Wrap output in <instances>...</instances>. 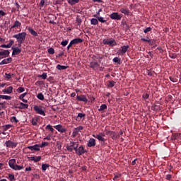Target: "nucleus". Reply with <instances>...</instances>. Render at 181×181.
<instances>
[{
  "label": "nucleus",
  "mask_w": 181,
  "mask_h": 181,
  "mask_svg": "<svg viewBox=\"0 0 181 181\" xmlns=\"http://www.w3.org/2000/svg\"><path fill=\"white\" fill-rule=\"evenodd\" d=\"M25 170H26L27 172H30V170H32V168H31V167H27V168H25Z\"/></svg>",
  "instance_id": "13d9d810"
},
{
  "label": "nucleus",
  "mask_w": 181,
  "mask_h": 181,
  "mask_svg": "<svg viewBox=\"0 0 181 181\" xmlns=\"http://www.w3.org/2000/svg\"><path fill=\"white\" fill-rule=\"evenodd\" d=\"M78 43H83V40L81 38H76L71 41V44L78 45Z\"/></svg>",
  "instance_id": "f3484780"
},
{
  "label": "nucleus",
  "mask_w": 181,
  "mask_h": 181,
  "mask_svg": "<svg viewBox=\"0 0 181 181\" xmlns=\"http://www.w3.org/2000/svg\"><path fill=\"white\" fill-rule=\"evenodd\" d=\"M40 4L41 6H43L45 5V0H41Z\"/></svg>",
  "instance_id": "bf43d9fd"
},
{
  "label": "nucleus",
  "mask_w": 181,
  "mask_h": 181,
  "mask_svg": "<svg viewBox=\"0 0 181 181\" xmlns=\"http://www.w3.org/2000/svg\"><path fill=\"white\" fill-rule=\"evenodd\" d=\"M94 18H97L98 21L101 22V23H105L107 22V20L104 19L103 17H98L97 15H94Z\"/></svg>",
  "instance_id": "5701e85b"
},
{
  "label": "nucleus",
  "mask_w": 181,
  "mask_h": 181,
  "mask_svg": "<svg viewBox=\"0 0 181 181\" xmlns=\"http://www.w3.org/2000/svg\"><path fill=\"white\" fill-rule=\"evenodd\" d=\"M166 179H167V180H170V179H172V175H166Z\"/></svg>",
  "instance_id": "6e6d98bb"
},
{
  "label": "nucleus",
  "mask_w": 181,
  "mask_h": 181,
  "mask_svg": "<svg viewBox=\"0 0 181 181\" xmlns=\"http://www.w3.org/2000/svg\"><path fill=\"white\" fill-rule=\"evenodd\" d=\"M38 100H41V101H42V100H45V95H43V93H40L37 95Z\"/></svg>",
  "instance_id": "e433bc0d"
},
{
  "label": "nucleus",
  "mask_w": 181,
  "mask_h": 181,
  "mask_svg": "<svg viewBox=\"0 0 181 181\" xmlns=\"http://www.w3.org/2000/svg\"><path fill=\"white\" fill-rule=\"evenodd\" d=\"M95 138H96V139H98V141H101L102 142H105V139H104V137H103V136H101V134H97Z\"/></svg>",
  "instance_id": "a878e982"
},
{
  "label": "nucleus",
  "mask_w": 181,
  "mask_h": 181,
  "mask_svg": "<svg viewBox=\"0 0 181 181\" xmlns=\"http://www.w3.org/2000/svg\"><path fill=\"white\" fill-rule=\"evenodd\" d=\"M12 90H13V87L9 86L6 89H4L3 93H6V94H12Z\"/></svg>",
  "instance_id": "6ab92c4d"
},
{
  "label": "nucleus",
  "mask_w": 181,
  "mask_h": 181,
  "mask_svg": "<svg viewBox=\"0 0 181 181\" xmlns=\"http://www.w3.org/2000/svg\"><path fill=\"white\" fill-rule=\"evenodd\" d=\"M13 120L15 121V122H18V120L16 119V117H13Z\"/></svg>",
  "instance_id": "338daca9"
},
{
  "label": "nucleus",
  "mask_w": 181,
  "mask_h": 181,
  "mask_svg": "<svg viewBox=\"0 0 181 181\" xmlns=\"http://www.w3.org/2000/svg\"><path fill=\"white\" fill-rule=\"evenodd\" d=\"M54 128L58 131V132H61L62 134L66 132L67 131V129L64 128L62 124H58L56 126H54Z\"/></svg>",
  "instance_id": "0eeeda50"
},
{
  "label": "nucleus",
  "mask_w": 181,
  "mask_h": 181,
  "mask_svg": "<svg viewBox=\"0 0 181 181\" xmlns=\"http://www.w3.org/2000/svg\"><path fill=\"white\" fill-rule=\"evenodd\" d=\"M5 145L7 148H12V146H13V143L11 141H6Z\"/></svg>",
  "instance_id": "c85d7f7f"
},
{
  "label": "nucleus",
  "mask_w": 181,
  "mask_h": 181,
  "mask_svg": "<svg viewBox=\"0 0 181 181\" xmlns=\"http://www.w3.org/2000/svg\"><path fill=\"white\" fill-rule=\"evenodd\" d=\"M143 98H144V100H148V98H149V94H148V93L144 94V95H143Z\"/></svg>",
  "instance_id": "603ef678"
},
{
  "label": "nucleus",
  "mask_w": 181,
  "mask_h": 181,
  "mask_svg": "<svg viewBox=\"0 0 181 181\" xmlns=\"http://www.w3.org/2000/svg\"><path fill=\"white\" fill-rule=\"evenodd\" d=\"M22 24L19 21H16L13 23V25L11 27L10 30H14L15 28H21V25Z\"/></svg>",
  "instance_id": "f8f14e48"
},
{
  "label": "nucleus",
  "mask_w": 181,
  "mask_h": 181,
  "mask_svg": "<svg viewBox=\"0 0 181 181\" xmlns=\"http://www.w3.org/2000/svg\"><path fill=\"white\" fill-rule=\"evenodd\" d=\"M104 45H108L109 46H115V40L112 39L103 40Z\"/></svg>",
  "instance_id": "6e6552de"
},
{
  "label": "nucleus",
  "mask_w": 181,
  "mask_h": 181,
  "mask_svg": "<svg viewBox=\"0 0 181 181\" xmlns=\"http://www.w3.org/2000/svg\"><path fill=\"white\" fill-rule=\"evenodd\" d=\"M0 56H3V57H8L9 56V50H2L0 51Z\"/></svg>",
  "instance_id": "a211bd4d"
},
{
  "label": "nucleus",
  "mask_w": 181,
  "mask_h": 181,
  "mask_svg": "<svg viewBox=\"0 0 181 181\" xmlns=\"http://www.w3.org/2000/svg\"><path fill=\"white\" fill-rule=\"evenodd\" d=\"M77 148H78V142L71 141L69 145L66 146V149L69 152H73V150L76 151Z\"/></svg>",
  "instance_id": "7ed1b4c3"
},
{
  "label": "nucleus",
  "mask_w": 181,
  "mask_h": 181,
  "mask_svg": "<svg viewBox=\"0 0 181 181\" xmlns=\"http://www.w3.org/2000/svg\"><path fill=\"white\" fill-rule=\"evenodd\" d=\"M50 165L49 164H42V170L43 172L46 171L47 170V168H49Z\"/></svg>",
  "instance_id": "72a5a7b5"
},
{
  "label": "nucleus",
  "mask_w": 181,
  "mask_h": 181,
  "mask_svg": "<svg viewBox=\"0 0 181 181\" xmlns=\"http://www.w3.org/2000/svg\"><path fill=\"white\" fill-rule=\"evenodd\" d=\"M110 19H112L113 21H121L122 16L119 15L118 13H112L110 16Z\"/></svg>",
  "instance_id": "20e7f679"
},
{
  "label": "nucleus",
  "mask_w": 181,
  "mask_h": 181,
  "mask_svg": "<svg viewBox=\"0 0 181 181\" xmlns=\"http://www.w3.org/2000/svg\"><path fill=\"white\" fill-rule=\"evenodd\" d=\"M78 2H80V0H68L69 5H76V4H78Z\"/></svg>",
  "instance_id": "bb28decb"
},
{
  "label": "nucleus",
  "mask_w": 181,
  "mask_h": 181,
  "mask_svg": "<svg viewBox=\"0 0 181 181\" xmlns=\"http://www.w3.org/2000/svg\"><path fill=\"white\" fill-rule=\"evenodd\" d=\"M99 64L98 62H90V67H91V69H97V67H98Z\"/></svg>",
  "instance_id": "393cba45"
},
{
  "label": "nucleus",
  "mask_w": 181,
  "mask_h": 181,
  "mask_svg": "<svg viewBox=\"0 0 181 181\" xmlns=\"http://www.w3.org/2000/svg\"><path fill=\"white\" fill-rule=\"evenodd\" d=\"M12 45H13V41L10 42L7 45H1V47H3L4 49H9V48L12 47Z\"/></svg>",
  "instance_id": "412c9836"
},
{
  "label": "nucleus",
  "mask_w": 181,
  "mask_h": 181,
  "mask_svg": "<svg viewBox=\"0 0 181 181\" xmlns=\"http://www.w3.org/2000/svg\"><path fill=\"white\" fill-rule=\"evenodd\" d=\"M26 94L27 93H24L23 94H21L20 96H19V99L20 100H23L25 98V97H26Z\"/></svg>",
  "instance_id": "09e8293b"
},
{
  "label": "nucleus",
  "mask_w": 181,
  "mask_h": 181,
  "mask_svg": "<svg viewBox=\"0 0 181 181\" xmlns=\"http://www.w3.org/2000/svg\"><path fill=\"white\" fill-rule=\"evenodd\" d=\"M46 129H49V131H51V132H54V129H53V127L50 124H48L46 126Z\"/></svg>",
  "instance_id": "ea45409f"
},
{
  "label": "nucleus",
  "mask_w": 181,
  "mask_h": 181,
  "mask_svg": "<svg viewBox=\"0 0 181 181\" xmlns=\"http://www.w3.org/2000/svg\"><path fill=\"white\" fill-rule=\"evenodd\" d=\"M129 48V47L128 45L122 47V49L117 51L118 54H119V56H122L124 54L127 53Z\"/></svg>",
  "instance_id": "1a4fd4ad"
},
{
  "label": "nucleus",
  "mask_w": 181,
  "mask_h": 181,
  "mask_svg": "<svg viewBox=\"0 0 181 181\" xmlns=\"http://www.w3.org/2000/svg\"><path fill=\"white\" fill-rule=\"evenodd\" d=\"M23 91H25V88L23 87H19L17 89V93H23Z\"/></svg>",
  "instance_id": "a18cd8bd"
},
{
  "label": "nucleus",
  "mask_w": 181,
  "mask_h": 181,
  "mask_svg": "<svg viewBox=\"0 0 181 181\" xmlns=\"http://www.w3.org/2000/svg\"><path fill=\"white\" fill-rule=\"evenodd\" d=\"M30 151H40V144H35L34 146H29L27 147Z\"/></svg>",
  "instance_id": "9d476101"
},
{
  "label": "nucleus",
  "mask_w": 181,
  "mask_h": 181,
  "mask_svg": "<svg viewBox=\"0 0 181 181\" xmlns=\"http://www.w3.org/2000/svg\"><path fill=\"white\" fill-rule=\"evenodd\" d=\"M12 62V58L8 57L7 59H4L0 62V66H2L3 64H8Z\"/></svg>",
  "instance_id": "ddd939ff"
},
{
  "label": "nucleus",
  "mask_w": 181,
  "mask_h": 181,
  "mask_svg": "<svg viewBox=\"0 0 181 181\" xmlns=\"http://www.w3.org/2000/svg\"><path fill=\"white\" fill-rule=\"evenodd\" d=\"M71 46H73V44H71V42H70L69 45L67 47V49L69 50L70 47H71Z\"/></svg>",
  "instance_id": "052dcab7"
},
{
  "label": "nucleus",
  "mask_w": 181,
  "mask_h": 181,
  "mask_svg": "<svg viewBox=\"0 0 181 181\" xmlns=\"http://www.w3.org/2000/svg\"><path fill=\"white\" fill-rule=\"evenodd\" d=\"M76 98L78 101H83V103H87L88 100L86 95H77Z\"/></svg>",
  "instance_id": "2eb2a0df"
},
{
  "label": "nucleus",
  "mask_w": 181,
  "mask_h": 181,
  "mask_svg": "<svg viewBox=\"0 0 181 181\" xmlns=\"http://www.w3.org/2000/svg\"><path fill=\"white\" fill-rule=\"evenodd\" d=\"M63 54H64V53L61 52V53L58 54V55L57 56V57H62V56H63Z\"/></svg>",
  "instance_id": "680f3d73"
},
{
  "label": "nucleus",
  "mask_w": 181,
  "mask_h": 181,
  "mask_svg": "<svg viewBox=\"0 0 181 181\" xmlns=\"http://www.w3.org/2000/svg\"><path fill=\"white\" fill-rule=\"evenodd\" d=\"M26 35H27L26 33L23 32V33L14 35L13 37L16 39L19 45H22V43H23V42H25V40L26 39Z\"/></svg>",
  "instance_id": "f257e3e1"
},
{
  "label": "nucleus",
  "mask_w": 181,
  "mask_h": 181,
  "mask_svg": "<svg viewBox=\"0 0 181 181\" xmlns=\"http://www.w3.org/2000/svg\"><path fill=\"white\" fill-rule=\"evenodd\" d=\"M2 100H11V98H12L11 96H8L6 95H1V96Z\"/></svg>",
  "instance_id": "58836bf2"
},
{
  "label": "nucleus",
  "mask_w": 181,
  "mask_h": 181,
  "mask_svg": "<svg viewBox=\"0 0 181 181\" xmlns=\"http://www.w3.org/2000/svg\"><path fill=\"white\" fill-rule=\"evenodd\" d=\"M29 107V105L28 104H25L23 103H21L20 104H18V108L20 110H25V108H28Z\"/></svg>",
  "instance_id": "aec40b11"
},
{
  "label": "nucleus",
  "mask_w": 181,
  "mask_h": 181,
  "mask_svg": "<svg viewBox=\"0 0 181 181\" xmlns=\"http://www.w3.org/2000/svg\"><path fill=\"white\" fill-rule=\"evenodd\" d=\"M12 128V124H6L3 126L4 131H8V129H11Z\"/></svg>",
  "instance_id": "2f4dec72"
},
{
  "label": "nucleus",
  "mask_w": 181,
  "mask_h": 181,
  "mask_svg": "<svg viewBox=\"0 0 181 181\" xmlns=\"http://www.w3.org/2000/svg\"><path fill=\"white\" fill-rule=\"evenodd\" d=\"M141 40H142L143 42H148L150 43V44H151V42L152 43H154V42H155V40H148V39H145V38H141Z\"/></svg>",
  "instance_id": "c03bdc74"
},
{
  "label": "nucleus",
  "mask_w": 181,
  "mask_h": 181,
  "mask_svg": "<svg viewBox=\"0 0 181 181\" xmlns=\"http://www.w3.org/2000/svg\"><path fill=\"white\" fill-rule=\"evenodd\" d=\"M28 31L33 35V36H37V33H36V31H35L33 28H28Z\"/></svg>",
  "instance_id": "c756f323"
},
{
  "label": "nucleus",
  "mask_w": 181,
  "mask_h": 181,
  "mask_svg": "<svg viewBox=\"0 0 181 181\" xmlns=\"http://www.w3.org/2000/svg\"><path fill=\"white\" fill-rule=\"evenodd\" d=\"M86 115L83 113H78L76 117V121H81L82 118H85Z\"/></svg>",
  "instance_id": "b1692460"
},
{
  "label": "nucleus",
  "mask_w": 181,
  "mask_h": 181,
  "mask_svg": "<svg viewBox=\"0 0 181 181\" xmlns=\"http://www.w3.org/2000/svg\"><path fill=\"white\" fill-rule=\"evenodd\" d=\"M109 134H110V136H112V139H117L119 138V136L118 134H115V132H109Z\"/></svg>",
  "instance_id": "4be33fe9"
},
{
  "label": "nucleus",
  "mask_w": 181,
  "mask_h": 181,
  "mask_svg": "<svg viewBox=\"0 0 181 181\" xmlns=\"http://www.w3.org/2000/svg\"><path fill=\"white\" fill-rule=\"evenodd\" d=\"M8 165H9L10 168H11V169H13V170H22V169H23V165H16V159L9 160Z\"/></svg>",
  "instance_id": "f03ea898"
},
{
  "label": "nucleus",
  "mask_w": 181,
  "mask_h": 181,
  "mask_svg": "<svg viewBox=\"0 0 181 181\" xmlns=\"http://www.w3.org/2000/svg\"><path fill=\"white\" fill-rule=\"evenodd\" d=\"M75 152H76V155H78L80 156L81 155L86 153V152H87V151H86L84 149V147L83 146H81L78 148H76L75 149Z\"/></svg>",
  "instance_id": "39448f33"
},
{
  "label": "nucleus",
  "mask_w": 181,
  "mask_h": 181,
  "mask_svg": "<svg viewBox=\"0 0 181 181\" xmlns=\"http://www.w3.org/2000/svg\"><path fill=\"white\" fill-rule=\"evenodd\" d=\"M107 109V105L103 104L100 105V108L98 109V111H104V110Z\"/></svg>",
  "instance_id": "c9c22d12"
},
{
  "label": "nucleus",
  "mask_w": 181,
  "mask_h": 181,
  "mask_svg": "<svg viewBox=\"0 0 181 181\" xmlns=\"http://www.w3.org/2000/svg\"><path fill=\"white\" fill-rule=\"evenodd\" d=\"M0 15L1 16H5V12H4L2 10H0Z\"/></svg>",
  "instance_id": "4d7b16f0"
},
{
  "label": "nucleus",
  "mask_w": 181,
  "mask_h": 181,
  "mask_svg": "<svg viewBox=\"0 0 181 181\" xmlns=\"http://www.w3.org/2000/svg\"><path fill=\"white\" fill-rule=\"evenodd\" d=\"M32 124L33 125H37V118L36 117L33 118Z\"/></svg>",
  "instance_id": "a19ab883"
},
{
  "label": "nucleus",
  "mask_w": 181,
  "mask_h": 181,
  "mask_svg": "<svg viewBox=\"0 0 181 181\" xmlns=\"http://www.w3.org/2000/svg\"><path fill=\"white\" fill-rule=\"evenodd\" d=\"M76 22H77L78 25H81V18H77Z\"/></svg>",
  "instance_id": "5fc2aeb1"
},
{
  "label": "nucleus",
  "mask_w": 181,
  "mask_h": 181,
  "mask_svg": "<svg viewBox=\"0 0 181 181\" xmlns=\"http://www.w3.org/2000/svg\"><path fill=\"white\" fill-rule=\"evenodd\" d=\"M76 96V93H72L71 97L74 98Z\"/></svg>",
  "instance_id": "69168bd1"
},
{
  "label": "nucleus",
  "mask_w": 181,
  "mask_h": 181,
  "mask_svg": "<svg viewBox=\"0 0 181 181\" xmlns=\"http://www.w3.org/2000/svg\"><path fill=\"white\" fill-rule=\"evenodd\" d=\"M83 128V127L82 126H79L75 128L72 133L73 136H77L78 135V132H80V131H82Z\"/></svg>",
  "instance_id": "9b49d317"
},
{
  "label": "nucleus",
  "mask_w": 181,
  "mask_h": 181,
  "mask_svg": "<svg viewBox=\"0 0 181 181\" xmlns=\"http://www.w3.org/2000/svg\"><path fill=\"white\" fill-rule=\"evenodd\" d=\"M88 146L91 148L93 146H95V139H90L88 142Z\"/></svg>",
  "instance_id": "dca6fc26"
},
{
  "label": "nucleus",
  "mask_w": 181,
  "mask_h": 181,
  "mask_svg": "<svg viewBox=\"0 0 181 181\" xmlns=\"http://www.w3.org/2000/svg\"><path fill=\"white\" fill-rule=\"evenodd\" d=\"M12 49H13V52H12L13 56H16V54H19V53L22 52V49L18 47H13Z\"/></svg>",
  "instance_id": "4468645a"
},
{
  "label": "nucleus",
  "mask_w": 181,
  "mask_h": 181,
  "mask_svg": "<svg viewBox=\"0 0 181 181\" xmlns=\"http://www.w3.org/2000/svg\"><path fill=\"white\" fill-rule=\"evenodd\" d=\"M42 108H43V107H42V106H37V105L34 106V110L37 114H40V115L45 116V111L42 110Z\"/></svg>",
  "instance_id": "423d86ee"
},
{
  "label": "nucleus",
  "mask_w": 181,
  "mask_h": 181,
  "mask_svg": "<svg viewBox=\"0 0 181 181\" xmlns=\"http://www.w3.org/2000/svg\"><path fill=\"white\" fill-rule=\"evenodd\" d=\"M42 159V157L40 156H37V157H31V160H33L34 162H39Z\"/></svg>",
  "instance_id": "7c9ffc66"
},
{
  "label": "nucleus",
  "mask_w": 181,
  "mask_h": 181,
  "mask_svg": "<svg viewBox=\"0 0 181 181\" xmlns=\"http://www.w3.org/2000/svg\"><path fill=\"white\" fill-rule=\"evenodd\" d=\"M152 30V28L151 27H148L146 29L144 30V33H148V32H151Z\"/></svg>",
  "instance_id": "3c124183"
},
{
  "label": "nucleus",
  "mask_w": 181,
  "mask_h": 181,
  "mask_svg": "<svg viewBox=\"0 0 181 181\" xmlns=\"http://www.w3.org/2000/svg\"><path fill=\"white\" fill-rule=\"evenodd\" d=\"M69 43L68 40H64L61 42L62 46H67V44Z\"/></svg>",
  "instance_id": "8fccbe9b"
},
{
  "label": "nucleus",
  "mask_w": 181,
  "mask_h": 181,
  "mask_svg": "<svg viewBox=\"0 0 181 181\" xmlns=\"http://www.w3.org/2000/svg\"><path fill=\"white\" fill-rule=\"evenodd\" d=\"M38 77H41L42 80H46L47 78V74L43 73L42 75H39Z\"/></svg>",
  "instance_id": "4c0bfd02"
},
{
  "label": "nucleus",
  "mask_w": 181,
  "mask_h": 181,
  "mask_svg": "<svg viewBox=\"0 0 181 181\" xmlns=\"http://www.w3.org/2000/svg\"><path fill=\"white\" fill-rule=\"evenodd\" d=\"M49 145V143L44 141L41 144V145L40 144V148H43L45 146H47Z\"/></svg>",
  "instance_id": "37998d69"
},
{
  "label": "nucleus",
  "mask_w": 181,
  "mask_h": 181,
  "mask_svg": "<svg viewBox=\"0 0 181 181\" xmlns=\"http://www.w3.org/2000/svg\"><path fill=\"white\" fill-rule=\"evenodd\" d=\"M91 25H98V20L97 18H92L90 20Z\"/></svg>",
  "instance_id": "f704fd0d"
},
{
  "label": "nucleus",
  "mask_w": 181,
  "mask_h": 181,
  "mask_svg": "<svg viewBox=\"0 0 181 181\" xmlns=\"http://www.w3.org/2000/svg\"><path fill=\"white\" fill-rule=\"evenodd\" d=\"M57 70H66V69H67V66L58 64L57 65Z\"/></svg>",
  "instance_id": "473e14b6"
},
{
  "label": "nucleus",
  "mask_w": 181,
  "mask_h": 181,
  "mask_svg": "<svg viewBox=\"0 0 181 181\" xmlns=\"http://www.w3.org/2000/svg\"><path fill=\"white\" fill-rule=\"evenodd\" d=\"M22 100V101L23 102V103H28V100H26V99H21Z\"/></svg>",
  "instance_id": "774afa93"
},
{
  "label": "nucleus",
  "mask_w": 181,
  "mask_h": 181,
  "mask_svg": "<svg viewBox=\"0 0 181 181\" xmlns=\"http://www.w3.org/2000/svg\"><path fill=\"white\" fill-rule=\"evenodd\" d=\"M120 12L122 13H124V15H129V10L127 8H121Z\"/></svg>",
  "instance_id": "cd10ccee"
},
{
  "label": "nucleus",
  "mask_w": 181,
  "mask_h": 181,
  "mask_svg": "<svg viewBox=\"0 0 181 181\" xmlns=\"http://www.w3.org/2000/svg\"><path fill=\"white\" fill-rule=\"evenodd\" d=\"M113 62H114V63H119V62H121V59L118 57H115L113 59Z\"/></svg>",
  "instance_id": "de8ad7c7"
},
{
  "label": "nucleus",
  "mask_w": 181,
  "mask_h": 181,
  "mask_svg": "<svg viewBox=\"0 0 181 181\" xmlns=\"http://www.w3.org/2000/svg\"><path fill=\"white\" fill-rule=\"evenodd\" d=\"M115 86V82L114 81H111L108 83V87L112 88Z\"/></svg>",
  "instance_id": "79ce46f5"
},
{
  "label": "nucleus",
  "mask_w": 181,
  "mask_h": 181,
  "mask_svg": "<svg viewBox=\"0 0 181 181\" xmlns=\"http://www.w3.org/2000/svg\"><path fill=\"white\" fill-rule=\"evenodd\" d=\"M48 53H49V54H54V49L49 48L48 49Z\"/></svg>",
  "instance_id": "49530a36"
},
{
  "label": "nucleus",
  "mask_w": 181,
  "mask_h": 181,
  "mask_svg": "<svg viewBox=\"0 0 181 181\" xmlns=\"http://www.w3.org/2000/svg\"><path fill=\"white\" fill-rule=\"evenodd\" d=\"M6 78H7V80H11V78H12V76L9 74H6Z\"/></svg>",
  "instance_id": "864d4df0"
},
{
  "label": "nucleus",
  "mask_w": 181,
  "mask_h": 181,
  "mask_svg": "<svg viewBox=\"0 0 181 181\" xmlns=\"http://www.w3.org/2000/svg\"><path fill=\"white\" fill-rule=\"evenodd\" d=\"M119 177V175H115V177L113 178V180H117Z\"/></svg>",
  "instance_id": "0e129e2a"
},
{
  "label": "nucleus",
  "mask_w": 181,
  "mask_h": 181,
  "mask_svg": "<svg viewBox=\"0 0 181 181\" xmlns=\"http://www.w3.org/2000/svg\"><path fill=\"white\" fill-rule=\"evenodd\" d=\"M44 139H47V141H50V139H51L50 136H48L44 138Z\"/></svg>",
  "instance_id": "e2e57ef3"
}]
</instances>
